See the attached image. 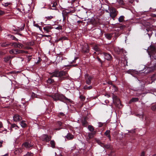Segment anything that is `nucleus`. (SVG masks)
Returning <instances> with one entry per match:
<instances>
[{"instance_id":"4be33fe9","label":"nucleus","mask_w":156,"mask_h":156,"mask_svg":"<svg viewBox=\"0 0 156 156\" xmlns=\"http://www.w3.org/2000/svg\"><path fill=\"white\" fill-rule=\"evenodd\" d=\"M11 128H15L16 129H18L19 128L18 126L15 124H13L11 126Z\"/></svg>"},{"instance_id":"39448f33","label":"nucleus","mask_w":156,"mask_h":156,"mask_svg":"<svg viewBox=\"0 0 156 156\" xmlns=\"http://www.w3.org/2000/svg\"><path fill=\"white\" fill-rule=\"evenodd\" d=\"M22 119V118L21 116L18 115H16L13 117V119L14 121L19 122Z\"/></svg>"},{"instance_id":"f257e3e1","label":"nucleus","mask_w":156,"mask_h":156,"mask_svg":"<svg viewBox=\"0 0 156 156\" xmlns=\"http://www.w3.org/2000/svg\"><path fill=\"white\" fill-rule=\"evenodd\" d=\"M50 74L51 75V77H62L63 78H67L68 76V75L67 73L64 71H61L59 72L58 71H56L54 72L50 73Z\"/></svg>"},{"instance_id":"dca6fc26","label":"nucleus","mask_w":156,"mask_h":156,"mask_svg":"<svg viewBox=\"0 0 156 156\" xmlns=\"http://www.w3.org/2000/svg\"><path fill=\"white\" fill-rule=\"evenodd\" d=\"M20 124L22 127H25L26 126V124L25 123V122L23 121L20 122Z\"/></svg>"},{"instance_id":"a19ab883","label":"nucleus","mask_w":156,"mask_h":156,"mask_svg":"<svg viewBox=\"0 0 156 156\" xmlns=\"http://www.w3.org/2000/svg\"><path fill=\"white\" fill-rule=\"evenodd\" d=\"M5 13L4 12L0 10V16L3 15Z\"/></svg>"},{"instance_id":"9d476101","label":"nucleus","mask_w":156,"mask_h":156,"mask_svg":"<svg viewBox=\"0 0 156 156\" xmlns=\"http://www.w3.org/2000/svg\"><path fill=\"white\" fill-rule=\"evenodd\" d=\"M23 145L27 149H30L31 147L33 146V144H29L27 142L24 143Z\"/></svg>"},{"instance_id":"a878e982","label":"nucleus","mask_w":156,"mask_h":156,"mask_svg":"<svg viewBox=\"0 0 156 156\" xmlns=\"http://www.w3.org/2000/svg\"><path fill=\"white\" fill-rule=\"evenodd\" d=\"M11 4L10 2H3L2 4L5 7H6Z\"/></svg>"},{"instance_id":"bb28decb","label":"nucleus","mask_w":156,"mask_h":156,"mask_svg":"<svg viewBox=\"0 0 156 156\" xmlns=\"http://www.w3.org/2000/svg\"><path fill=\"white\" fill-rule=\"evenodd\" d=\"M18 45V43L16 42H13L12 43V45L13 46L14 48H17V46Z\"/></svg>"},{"instance_id":"774afa93","label":"nucleus","mask_w":156,"mask_h":156,"mask_svg":"<svg viewBox=\"0 0 156 156\" xmlns=\"http://www.w3.org/2000/svg\"><path fill=\"white\" fill-rule=\"evenodd\" d=\"M56 130H59L60 129L59 128H58V129H56Z\"/></svg>"},{"instance_id":"1a4fd4ad","label":"nucleus","mask_w":156,"mask_h":156,"mask_svg":"<svg viewBox=\"0 0 156 156\" xmlns=\"http://www.w3.org/2000/svg\"><path fill=\"white\" fill-rule=\"evenodd\" d=\"M52 27L50 26H47L43 27V30L44 31L47 33H48L50 32V30L52 29Z\"/></svg>"},{"instance_id":"0eeeda50","label":"nucleus","mask_w":156,"mask_h":156,"mask_svg":"<svg viewBox=\"0 0 156 156\" xmlns=\"http://www.w3.org/2000/svg\"><path fill=\"white\" fill-rule=\"evenodd\" d=\"M103 55L104 56L105 58L108 60H110L112 58V56L110 54L104 53Z\"/></svg>"},{"instance_id":"e433bc0d","label":"nucleus","mask_w":156,"mask_h":156,"mask_svg":"<svg viewBox=\"0 0 156 156\" xmlns=\"http://www.w3.org/2000/svg\"><path fill=\"white\" fill-rule=\"evenodd\" d=\"M80 98L81 100L83 101H84L85 98V97H84L83 96H82V95L80 96Z\"/></svg>"},{"instance_id":"f3484780","label":"nucleus","mask_w":156,"mask_h":156,"mask_svg":"<svg viewBox=\"0 0 156 156\" xmlns=\"http://www.w3.org/2000/svg\"><path fill=\"white\" fill-rule=\"evenodd\" d=\"M124 17L123 16H121L119 18V22H122L124 20Z\"/></svg>"},{"instance_id":"6ab92c4d","label":"nucleus","mask_w":156,"mask_h":156,"mask_svg":"<svg viewBox=\"0 0 156 156\" xmlns=\"http://www.w3.org/2000/svg\"><path fill=\"white\" fill-rule=\"evenodd\" d=\"M50 144L51 145V147L53 148H54L55 147V141L52 140H51V141H50Z\"/></svg>"},{"instance_id":"423d86ee","label":"nucleus","mask_w":156,"mask_h":156,"mask_svg":"<svg viewBox=\"0 0 156 156\" xmlns=\"http://www.w3.org/2000/svg\"><path fill=\"white\" fill-rule=\"evenodd\" d=\"M61 96L58 94H56L52 96V98L55 101L61 100Z\"/></svg>"},{"instance_id":"b1692460","label":"nucleus","mask_w":156,"mask_h":156,"mask_svg":"<svg viewBox=\"0 0 156 156\" xmlns=\"http://www.w3.org/2000/svg\"><path fill=\"white\" fill-rule=\"evenodd\" d=\"M16 49H12L11 50L9 51V52L11 54H16Z\"/></svg>"},{"instance_id":"f704fd0d","label":"nucleus","mask_w":156,"mask_h":156,"mask_svg":"<svg viewBox=\"0 0 156 156\" xmlns=\"http://www.w3.org/2000/svg\"><path fill=\"white\" fill-rule=\"evenodd\" d=\"M110 131L109 130H107L105 132V134L107 136L110 134Z\"/></svg>"},{"instance_id":"c85d7f7f","label":"nucleus","mask_w":156,"mask_h":156,"mask_svg":"<svg viewBox=\"0 0 156 156\" xmlns=\"http://www.w3.org/2000/svg\"><path fill=\"white\" fill-rule=\"evenodd\" d=\"M88 137L89 139H91L94 137V135L92 133H89L88 134Z\"/></svg>"},{"instance_id":"393cba45","label":"nucleus","mask_w":156,"mask_h":156,"mask_svg":"<svg viewBox=\"0 0 156 156\" xmlns=\"http://www.w3.org/2000/svg\"><path fill=\"white\" fill-rule=\"evenodd\" d=\"M47 82L48 83L51 84L53 83L54 80L51 78H49L47 80Z\"/></svg>"},{"instance_id":"ddd939ff","label":"nucleus","mask_w":156,"mask_h":156,"mask_svg":"<svg viewBox=\"0 0 156 156\" xmlns=\"http://www.w3.org/2000/svg\"><path fill=\"white\" fill-rule=\"evenodd\" d=\"M12 58L10 56H7L4 58V61L5 62H10Z\"/></svg>"},{"instance_id":"72a5a7b5","label":"nucleus","mask_w":156,"mask_h":156,"mask_svg":"<svg viewBox=\"0 0 156 156\" xmlns=\"http://www.w3.org/2000/svg\"><path fill=\"white\" fill-rule=\"evenodd\" d=\"M110 147V146L109 144H106V145H104V144L103 147H105L106 148L108 149V148H109Z\"/></svg>"},{"instance_id":"13d9d810","label":"nucleus","mask_w":156,"mask_h":156,"mask_svg":"<svg viewBox=\"0 0 156 156\" xmlns=\"http://www.w3.org/2000/svg\"><path fill=\"white\" fill-rule=\"evenodd\" d=\"M44 36H45L46 37H48L49 36L48 35H43Z\"/></svg>"},{"instance_id":"ea45409f","label":"nucleus","mask_w":156,"mask_h":156,"mask_svg":"<svg viewBox=\"0 0 156 156\" xmlns=\"http://www.w3.org/2000/svg\"><path fill=\"white\" fill-rule=\"evenodd\" d=\"M27 58L28 61L29 62L30 60V59H31V56H27Z\"/></svg>"},{"instance_id":"2eb2a0df","label":"nucleus","mask_w":156,"mask_h":156,"mask_svg":"<svg viewBox=\"0 0 156 156\" xmlns=\"http://www.w3.org/2000/svg\"><path fill=\"white\" fill-rule=\"evenodd\" d=\"M114 50L118 54H119L122 51V50L121 49H119L118 47H116L115 48Z\"/></svg>"},{"instance_id":"09e8293b","label":"nucleus","mask_w":156,"mask_h":156,"mask_svg":"<svg viewBox=\"0 0 156 156\" xmlns=\"http://www.w3.org/2000/svg\"><path fill=\"white\" fill-rule=\"evenodd\" d=\"M97 59L100 62H101V59L99 58L98 57H97Z\"/></svg>"},{"instance_id":"9b49d317","label":"nucleus","mask_w":156,"mask_h":156,"mask_svg":"<svg viewBox=\"0 0 156 156\" xmlns=\"http://www.w3.org/2000/svg\"><path fill=\"white\" fill-rule=\"evenodd\" d=\"M66 137L69 140H72L73 138V136L69 133H68L66 136Z\"/></svg>"},{"instance_id":"7c9ffc66","label":"nucleus","mask_w":156,"mask_h":156,"mask_svg":"<svg viewBox=\"0 0 156 156\" xmlns=\"http://www.w3.org/2000/svg\"><path fill=\"white\" fill-rule=\"evenodd\" d=\"M33 154L32 153L28 152L26 155H24V156H33Z\"/></svg>"},{"instance_id":"8fccbe9b","label":"nucleus","mask_w":156,"mask_h":156,"mask_svg":"<svg viewBox=\"0 0 156 156\" xmlns=\"http://www.w3.org/2000/svg\"><path fill=\"white\" fill-rule=\"evenodd\" d=\"M24 26H25V24H23V27L22 28H21V29L20 30H22L23 29H24Z\"/></svg>"},{"instance_id":"a211bd4d","label":"nucleus","mask_w":156,"mask_h":156,"mask_svg":"<svg viewBox=\"0 0 156 156\" xmlns=\"http://www.w3.org/2000/svg\"><path fill=\"white\" fill-rule=\"evenodd\" d=\"M68 40V38L67 37H63L59 38L58 40H57V41L58 42L59 41L63 40Z\"/></svg>"},{"instance_id":"cd10ccee","label":"nucleus","mask_w":156,"mask_h":156,"mask_svg":"<svg viewBox=\"0 0 156 156\" xmlns=\"http://www.w3.org/2000/svg\"><path fill=\"white\" fill-rule=\"evenodd\" d=\"M105 37L107 38L108 39H110L112 35L109 34H108L105 35Z\"/></svg>"},{"instance_id":"20e7f679","label":"nucleus","mask_w":156,"mask_h":156,"mask_svg":"<svg viewBox=\"0 0 156 156\" xmlns=\"http://www.w3.org/2000/svg\"><path fill=\"white\" fill-rule=\"evenodd\" d=\"M85 78L87 84H90L91 83V80L93 78V76L86 74L85 75Z\"/></svg>"},{"instance_id":"0e129e2a","label":"nucleus","mask_w":156,"mask_h":156,"mask_svg":"<svg viewBox=\"0 0 156 156\" xmlns=\"http://www.w3.org/2000/svg\"><path fill=\"white\" fill-rule=\"evenodd\" d=\"M18 34H19V35H20V36H21L22 35V34H20V33H19Z\"/></svg>"},{"instance_id":"603ef678","label":"nucleus","mask_w":156,"mask_h":156,"mask_svg":"<svg viewBox=\"0 0 156 156\" xmlns=\"http://www.w3.org/2000/svg\"><path fill=\"white\" fill-rule=\"evenodd\" d=\"M18 58L20 59L21 62L23 61V59L21 57H19Z\"/></svg>"},{"instance_id":"3c124183","label":"nucleus","mask_w":156,"mask_h":156,"mask_svg":"<svg viewBox=\"0 0 156 156\" xmlns=\"http://www.w3.org/2000/svg\"><path fill=\"white\" fill-rule=\"evenodd\" d=\"M3 126L2 123L0 122V128H2Z\"/></svg>"},{"instance_id":"f8f14e48","label":"nucleus","mask_w":156,"mask_h":156,"mask_svg":"<svg viewBox=\"0 0 156 156\" xmlns=\"http://www.w3.org/2000/svg\"><path fill=\"white\" fill-rule=\"evenodd\" d=\"M139 99L137 98H133L131 99L129 101V103L131 104L132 102H135L138 101Z\"/></svg>"},{"instance_id":"58836bf2","label":"nucleus","mask_w":156,"mask_h":156,"mask_svg":"<svg viewBox=\"0 0 156 156\" xmlns=\"http://www.w3.org/2000/svg\"><path fill=\"white\" fill-rule=\"evenodd\" d=\"M34 26L35 27H37V28H38L40 29V26H39L38 24L36 23V24H34Z\"/></svg>"},{"instance_id":"49530a36","label":"nucleus","mask_w":156,"mask_h":156,"mask_svg":"<svg viewBox=\"0 0 156 156\" xmlns=\"http://www.w3.org/2000/svg\"><path fill=\"white\" fill-rule=\"evenodd\" d=\"M105 96L107 98H109L110 97V95L108 94H106Z\"/></svg>"},{"instance_id":"412c9836","label":"nucleus","mask_w":156,"mask_h":156,"mask_svg":"<svg viewBox=\"0 0 156 156\" xmlns=\"http://www.w3.org/2000/svg\"><path fill=\"white\" fill-rule=\"evenodd\" d=\"M23 47L24 45L23 44L20 43H18V45L17 48L20 49L23 48Z\"/></svg>"},{"instance_id":"a18cd8bd","label":"nucleus","mask_w":156,"mask_h":156,"mask_svg":"<svg viewBox=\"0 0 156 156\" xmlns=\"http://www.w3.org/2000/svg\"><path fill=\"white\" fill-rule=\"evenodd\" d=\"M141 156H145V152L144 151H142V152Z\"/></svg>"},{"instance_id":"37998d69","label":"nucleus","mask_w":156,"mask_h":156,"mask_svg":"<svg viewBox=\"0 0 156 156\" xmlns=\"http://www.w3.org/2000/svg\"><path fill=\"white\" fill-rule=\"evenodd\" d=\"M1 45L2 47H5L7 46V44H6L5 43H3Z\"/></svg>"},{"instance_id":"4468645a","label":"nucleus","mask_w":156,"mask_h":156,"mask_svg":"<svg viewBox=\"0 0 156 156\" xmlns=\"http://www.w3.org/2000/svg\"><path fill=\"white\" fill-rule=\"evenodd\" d=\"M22 151V150L20 148L16 149L15 151V153L16 154H19L21 153Z\"/></svg>"},{"instance_id":"6e6552de","label":"nucleus","mask_w":156,"mask_h":156,"mask_svg":"<svg viewBox=\"0 0 156 156\" xmlns=\"http://www.w3.org/2000/svg\"><path fill=\"white\" fill-rule=\"evenodd\" d=\"M16 54H27L28 53V51H27L19 49H16Z\"/></svg>"},{"instance_id":"79ce46f5","label":"nucleus","mask_w":156,"mask_h":156,"mask_svg":"<svg viewBox=\"0 0 156 156\" xmlns=\"http://www.w3.org/2000/svg\"><path fill=\"white\" fill-rule=\"evenodd\" d=\"M112 88L114 89V91H116L117 90V88L114 85H112Z\"/></svg>"},{"instance_id":"6e6d98bb","label":"nucleus","mask_w":156,"mask_h":156,"mask_svg":"<svg viewBox=\"0 0 156 156\" xmlns=\"http://www.w3.org/2000/svg\"><path fill=\"white\" fill-rule=\"evenodd\" d=\"M116 97V96H114L113 97V101H114L115 100V98Z\"/></svg>"},{"instance_id":"864d4df0","label":"nucleus","mask_w":156,"mask_h":156,"mask_svg":"<svg viewBox=\"0 0 156 156\" xmlns=\"http://www.w3.org/2000/svg\"><path fill=\"white\" fill-rule=\"evenodd\" d=\"M58 125L60 126H61L62 124V123L60 122H58Z\"/></svg>"},{"instance_id":"680f3d73","label":"nucleus","mask_w":156,"mask_h":156,"mask_svg":"<svg viewBox=\"0 0 156 156\" xmlns=\"http://www.w3.org/2000/svg\"><path fill=\"white\" fill-rule=\"evenodd\" d=\"M45 5V4L44 3H43L42 4V6H44Z\"/></svg>"},{"instance_id":"69168bd1","label":"nucleus","mask_w":156,"mask_h":156,"mask_svg":"<svg viewBox=\"0 0 156 156\" xmlns=\"http://www.w3.org/2000/svg\"><path fill=\"white\" fill-rule=\"evenodd\" d=\"M76 0H72V2H75Z\"/></svg>"},{"instance_id":"5701e85b","label":"nucleus","mask_w":156,"mask_h":156,"mask_svg":"<svg viewBox=\"0 0 156 156\" xmlns=\"http://www.w3.org/2000/svg\"><path fill=\"white\" fill-rule=\"evenodd\" d=\"M88 127V129L90 131L92 132L94 130V128L92 126L89 125Z\"/></svg>"},{"instance_id":"aec40b11","label":"nucleus","mask_w":156,"mask_h":156,"mask_svg":"<svg viewBox=\"0 0 156 156\" xmlns=\"http://www.w3.org/2000/svg\"><path fill=\"white\" fill-rule=\"evenodd\" d=\"M92 88V87L91 86H87V85H85L84 87L83 88L84 89H86L87 90H89L91 89Z\"/></svg>"},{"instance_id":"c756f323","label":"nucleus","mask_w":156,"mask_h":156,"mask_svg":"<svg viewBox=\"0 0 156 156\" xmlns=\"http://www.w3.org/2000/svg\"><path fill=\"white\" fill-rule=\"evenodd\" d=\"M54 18V16H50L45 17V18L47 20H50L51 19L53 18Z\"/></svg>"},{"instance_id":"338daca9","label":"nucleus","mask_w":156,"mask_h":156,"mask_svg":"<svg viewBox=\"0 0 156 156\" xmlns=\"http://www.w3.org/2000/svg\"><path fill=\"white\" fill-rule=\"evenodd\" d=\"M135 130V129H134L133 130V132H135V131H134Z\"/></svg>"},{"instance_id":"de8ad7c7","label":"nucleus","mask_w":156,"mask_h":156,"mask_svg":"<svg viewBox=\"0 0 156 156\" xmlns=\"http://www.w3.org/2000/svg\"><path fill=\"white\" fill-rule=\"evenodd\" d=\"M99 127H101L102 126V125H103L102 123H99Z\"/></svg>"},{"instance_id":"4d7b16f0","label":"nucleus","mask_w":156,"mask_h":156,"mask_svg":"<svg viewBox=\"0 0 156 156\" xmlns=\"http://www.w3.org/2000/svg\"><path fill=\"white\" fill-rule=\"evenodd\" d=\"M113 77H115V79L114 80V81L116 80V76H115L113 75Z\"/></svg>"},{"instance_id":"052dcab7","label":"nucleus","mask_w":156,"mask_h":156,"mask_svg":"<svg viewBox=\"0 0 156 156\" xmlns=\"http://www.w3.org/2000/svg\"><path fill=\"white\" fill-rule=\"evenodd\" d=\"M108 83L109 84H112V83L111 82H108Z\"/></svg>"},{"instance_id":"e2e57ef3","label":"nucleus","mask_w":156,"mask_h":156,"mask_svg":"<svg viewBox=\"0 0 156 156\" xmlns=\"http://www.w3.org/2000/svg\"><path fill=\"white\" fill-rule=\"evenodd\" d=\"M77 22L79 23L80 22H81V21H78Z\"/></svg>"},{"instance_id":"4c0bfd02","label":"nucleus","mask_w":156,"mask_h":156,"mask_svg":"<svg viewBox=\"0 0 156 156\" xmlns=\"http://www.w3.org/2000/svg\"><path fill=\"white\" fill-rule=\"evenodd\" d=\"M55 29L57 30H62V27L61 26H59L55 28Z\"/></svg>"},{"instance_id":"5fc2aeb1","label":"nucleus","mask_w":156,"mask_h":156,"mask_svg":"<svg viewBox=\"0 0 156 156\" xmlns=\"http://www.w3.org/2000/svg\"><path fill=\"white\" fill-rule=\"evenodd\" d=\"M107 136L109 138V139L110 140V139H111V136H110V134L108 135H107Z\"/></svg>"},{"instance_id":"473e14b6","label":"nucleus","mask_w":156,"mask_h":156,"mask_svg":"<svg viewBox=\"0 0 156 156\" xmlns=\"http://www.w3.org/2000/svg\"><path fill=\"white\" fill-rule=\"evenodd\" d=\"M10 38L13 40H18V39L15 37L14 36L12 35H10Z\"/></svg>"},{"instance_id":"f03ea898","label":"nucleus","mask_w":156,"mask_h":156,"mask_svg":"<svg viewBox=\"0 0 156 156\" xmlns=\"http://www.w3.org/2000/svg\"><path fill=\"white\" fill-rule=\"evenodd\" d=\"M110 15L111 17L114 18L117 15L115 9L113 7H111L109 9Z\"/></svg>"},{"instance_id":"c9c22d12","label":"nucleus","mask_w":156,"mask_h":156,"mask_svg":"<svg viewBox=\"0 0 156 156\" xmlns=\"http://www.w3.org/2000/svg\"><path fill=\"white\" fill-rule=\"evenodd\" d=\"M151 109L153 110H156V105L153 106L151 107Z\"/></svg>"},{"instance_id":"2f4dec72","label":"nucleus","mask_w":156,"mask_h":156,"mask_svg":"<svg viewBox=\"0 0 156 156\" xmlns=\"http://www.w3.org/2000/svg\"><path fill=\"white\" fill-rule=\"evenodd\" d=\"M97 142L101 146L103 147L104 144L101 143L100 140H97Z\"/></svg>"},{"instance_id":"c03bdc74","label":"nucleus","mask_w":156,"mask_h":156,"mask_svg":"<svg viewBox=\"0 0 156 156\" xmlns=\"http://www.w3.org/2000/svg\"><path fill=\"white\" fill-rule=\"evenodd\" d=\"M83 51L84 52H88L89 50L88 48V47L87 46V49L85 51L84 50H83Z\"/></svg>"},{"instance_id":"bf43d9fd","label":"nucleus","mask_w":156,"mask_h":156,"mask_svg":"<svg viewBox=\"0 0 156 156\" xmlns=\"http://www.w3.org/2000/svg\"><path fill=\"white\" fill-rule=\"evenodd\" d=\"M95 50L96 51H98L99 50L97 48H95Z\"/></svg>"},{"instance_id":"7ed1b4c3","label":"nucleus","mask_w":156,"mask_h":156,"mask_svg":"<svg viewBox=\"0 0 156 156\" xmlns=\"http://www.w3.org/2000/svg\"><path fill=\"white\" fill-rule=\"evenodd\" d=\"M41 139L43 141L48 142L51 139V137L48 136L46 134L43 135L41 136Z\"/></svg>"}]
</instances>
